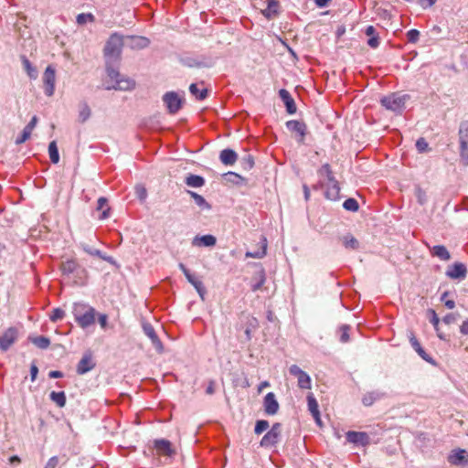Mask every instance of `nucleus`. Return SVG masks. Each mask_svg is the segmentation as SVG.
<instances>
[{"label": "nucleus", "mask_w": 468, "mask_h": 468, "mask_svg": "<svg viewBox=\"0 0 468 468\" xmlns=\"http://www.w3.org/2000/svg\"><path fill=\"white\" fill-rule=\"evenodd\" d=\"M96 364L93 361L92 355L90 352H87L83 355L81 359L77 365V373L79 375H84L95 367Z\"/></svg>", "instance_id": "obj_19"}, {"label": "nucleus", "mask_w": 468, "mask_h": 468, "mask_svg": "<svg viewBox=\"0 0 468 468\" xmlns=\"http://www.w3.org/2000/svg\"><path fill=\"white\" fill-rule=\"evenodd\" d=\"M343 245L349 250H358L359 241L351 234L345 235L341 238Z\"/></svg>", "instance_id": "obj_33"}, {"label": "nucleus", "mask_w": 468, "mask_h": 468, "mask_svg": "<svg viewBox=\"0 0 468 468\" xmlns=\"http://www.w3.org/2000/svg\"><path fill=\"white\" fill-rule=\"evenodd\" d=\"M289 372L291 375L297 378L299 388L304 389L311 388L310 376L306 372L302 370L297 365H292L289 368Z\"/></svg>", "instance_id": "obj_16"}, {"label": "nucleus", "mask_w": 468, "mask_h": 468, "mask_svg": "<svg viewBox=\"0 0 468 468\" xmlns=\"http://www.w3.org/2000/svg\"><path fill=\"white\" fill-rule=\"evenodd\" d=\"M122 47L123 37L118 33H112L108 38L103 49L106 71L108 77L115 80V85L112 87V89L131 90L134 88L135 82L132 79L122 77L118 70Z\"/></svg>", "instance_id": "obj_1"}, {"label": "nucleus", "mask_w": 468, "mask_h": 468, "mask_svg": "<svg viewBox=\"0 0 468 468\" xmlns=\"http://www.w3.org/2000/svg\"><path fill=\"white\" fill-rule=\"evenodd\" d=\"M346 439L348 442L356 446H366L370 443V437L364 431H349L346 434Z\"/></svg>", "instance_id": "obj_18"}, {"label": "nucleus", "mask_w": 468, "mask_h": 468, "mask_svg": "<svg viewBox=\"0 0 468 468\" xmlns=\"http://www.w3.org/2000/svg\"><path fill=\"white\" fill-rule=\"evenodd\" d=\"M179 269L183 271L185 277L186 278L187 282L191 283L196 291L197 292L198 295L202 300L205 299V295L207 293L206 287L204 286V283L202 281L196 278L190 271L185 266L183 263H179Z\"/></svg>", "instance_id": "obj_13"}, {"label": "nucleus", "mask_w": 468, "mask_h": 468, "mask_svg": "<svg viewBox=\"0 0 468 468\" xmlns=\"http://www.w3.org/2000/svg\"><path fill=\"white\" fill-rule=\"evenodd\" d=\"M96 310L84 303H75L72 307V314L76 323L83 329L95 323Z\"/></svg>", "instance_id": "obj_3"}, {"label": "nucleus", "mask_w": 468, "mask_h": 468, "mask_svg": "<svg viewBox=\"0 0 468 468\" xmlns=\"http://www.w3.org/2000/svg\"><path fill=\"white\" fill-rule=\"evenodd\" d=\"M416 148L420 153H425L429 150V144L424 138H420L416 142Z\"/></svg>", "instance_id": "obj_53"}, {"label": "nucleus", "mask_w": 468, "mask_h": 468, "mask_svg": "<svg viewBox=\"0 0 468 468\" xmlns=\"http://www.w3.org/2000/svg\"><path fill=\"white\" fill-rule=\"evenodd\" d=\"M382 395L379 392L372 391L364 395L362 402L365 406H371L376 400L379 399Z\"/></svg>", "instance_id": "obj_41"}, {"label": "nucleus", "mask_w": 468, "mask_h": 468, "mask_svg": "<svg viewBox=\"0 0 468 468\" xmlns=\"http://www.w3.org/2000/svg\"><path fill=\"white\" fill-rule=\"evenodd\" d=\"M59 464V459L57 456L51 457L45 468H55Z\"/></svg>", "instance_id": "obj_58"}, {"label": "nucleus", "mask_w": 468, "mask_h": 468, "mask_svg": "<svg viewBox=\"0 0 468 468\" xmlns=\"http://www.w3.org/2000/svg\"><path fill=\"white\" fill-rule=\"evenodd\" d=\"M153 449L154 454L164 459V464H170L178 455L176 447L166 439H155L153 441Z\"/></svg>", "instance_id": "obj_4"}, {"label": "nucleus", "mask_w": 468, "mask_h": 468, "mask_svg": "<svg viewBox=\"0 0 468 468\" xmlns=\"http://www.w3.org/2000/svg\"><path fill=\"white\" fill-rule=\"evenodd\" d=\"M279 3L276 0H268L267 8L262 11V14L267 18H271L278 13Z\"/></svg>", "instance_id": "obj_34"}, {"label": "nucleus", "mask_w": 468, "mask_h": 468, "mask_svg": "<svg viewBox=\"0 0 468 468\" xmlns=\"http://www.w3.org/2000/svg\"><path fill=\"white\" fill-rule=\"evenodd\" d=\"M460 332L464 335H468V319L462 324Z\"/></svg>", "instance_id": "obj_63"}, {"label": "nucleus", "mask_w": 468, "mask_h": 468, "mask_svg": "<svg viewBox=\"0 0 468 468\" xmlns=\"http://www.w3.org/2000/svg\"><path fill=\"white\" fill-rule=\"evenodd\" d=\"M30 341L40 349H47L50 346L49 338L44 335L32 337Z\"/></svg>", "instance_id": "obj_40"}, {"label": "nucleus", "mask_w": 468, "mask_h": 468, "mask_svg": "<svg viewBox=\"0 0 468 468\" xmlns=\"http://www.w3.org/2000/svg\"><path fill=\"white\" fill-rule=\"evenodd\" d=\"M436 0H420L419 3L424 9L432 6L435 4Z\"/></svg>", "instance_id": "obj_59"}, {"label": "nucleus", "mask_w": 468, "mask_h": 468, "mask_svg": "<svg viewBox=\"0 0 468 468\" xmlns=\"http://www.w3.org/2000/svg\"><path fill=\"white\" fill-rule=\"evenodd\" d=\"M286 128L290 132L296 133V141L298 143H303L304 137L307 133V126L303 122L297 120L288 121L286 122Z\"/></svg>", "instance_id": "obj_15"}, {"label": "nucleus", "mask_w": 468, "mask_h": 468, "mask_svg": "<svg viewBox=\"0 0 468 468\" xmlns=\"http://www.w3.org/2000/svg\"><path fill=\"white\" fill-rule=\"evenodd\" d=\"M188 194L193 197L195 203L201 208L209 210L211 208V206L207 202V200L199 194L193 192V191H187Z\"/></svg>", "instance_id": "obj_38"}, {"label": "nucleus", "mask_w": 468, "mask_h": 468, "mask_svg": "<svg viewBox=\"0 0 468 468\" xmlns=\"http://www.w3.org/2000/svg\"><path fill=\"white\" fill-rule=\"evenodd\" d=\"M79 248H80L85 253H87L92 257H98V258L109 262L112 266L119 267L118 262L115 261V259L113 257L107 255L106 253L90 246V244H88L86 242H80Z\"/></svg>", "instance_id": "obj_12"}, {"label": "nucleus", "mask_w": 468, "mask_h": 468, "mask_svg": "<svg viewBox=\"0 0 468 468\" xmlns=\"http://www.w3.org/2000/svg\"><path fill=\"white\" fill-rule=\"evenodd\" d=\"M467 267L463 262H453L447 267L445 275L451 280L463 281L467 276Z\"/></svg>", "instance_id": "obj_11"}, {"label": "nucleus", "mask_w": 468, "mask_h": 468, "mask_svg": "<svg viewBox=\"0 0 468 468\" xmlns=\"http://www.w3.org/2000/svg\"><path fill=\"white\" fill-rule=\"evenodd\" d=\"M127 38L130 40L128 45L132 49H143L150 45V40L145 37L129 36Z\"/></svg>", "instance_id": "obj_26"}, {"label": "nucleus", "mask_w": 468, "mask_h": 468, "mask_svg": "<svg viewBox=\"0 0 468 468\" xmlns=\"http://www.w3.org/2000/svg\"><path fill=\"white\" fill-rule=\"evenodd\" d=\"M307 405L308 410L311 412L313 417H317L319 411V407L316 399L314 398L313 393H309L307 395Z\"/></svg>", "instance_id": "obj_35"}, {"label": "nucleus", "mask_w": 468, "mask_h": 468, "mask_svg": "<svg viewBox=\"0 0 468 468\" xmlns=\"http://www.w3.org/2000/svg\"><path fill=\"white\" fill-rule=\"evenodd\" d=\"M217 243L215 236L207 234L203 236H196L192 240V245L197 247H212Z\"/></svg>", "instance_id": "obj_25"}, {"label": "nucleus", "mask_w": 468, "mask_h": 468, "mask_svg": "<svg viewBox=\"0 0 468 468\" xmlns=\"http://www.w3.org/2000/svg\"><path fill=\"white\" fill-rule=\"evenodd\" d=\"M59 271L64 276L69 277L72 275L75 285L84 286L88 282V271L76 259H68L62 261L59 265Z\"/></svg>", "instance_id": "obj_2"}, {"label": "nucleus", "mask_w": 468, "mask_h": 468, "mask_svg": "<svg viewBox=\"0 0 468 468\" xmlns=\"http://www.w3.org/2000/svg\"><path fill=\"white\" fill-rule=\"evenodd\" d=\"M48 154H49L50 161L53 164H58L59 162V154H58V149L56 141H52L49 143Z\"/></svg>", "instance_id": "obj_42"}, {"label": "nucleus", "mask_w": 468, "mask_h": 468, "mask_svg": "<svg viewBox=\"0 0 468 468\" xmlns=\"http://www.w3.org/2000/svg\"><path fill=\"white\" fill-rule=\"evenodd\" d=\"M270 427L269 425V421L266 420H259L256 421V424H255V428H254V432L256 434H261L263 431H265L266 430H268V428Z\"/></svg>", "instance_id": "obj_45"}, {"label": "nucleus", "mask_w": 468, "mask_h": 468, "mask_svg": "<svg viewBox=\"0 0 468 468\" xmlns=\"http://www.w3.org/2000/svg\"><path fill=\"white\" fill-rule=\"evenodd\" d=\"M410 343L412 346V348L418 353V355L426 362L435 365L434 359L421 347L420 342L415 337L413 333H410Z\"/></svg>", "instance_id": "obj_22"}, {"label": "nucleus", "mask_w": 468, "mask_h": 468, "mask_svg": "<svg viewBox=\"0 0 468 468\" xmlns=\"http://www.w3.org/2000/svg\"><path fill=\"white\" fill-rule=\"evenodd\" d=\"M343 207L346 210L356 212L359 209V205L356 199L349 197L344 201Z\"/></svg>", "instance_id": "obj_44"}, {"label": "nucleus", "mask_w": 468, "mask_h": 468, "mask_svg": "<svg viewBox=\"0 0 468 468\" xmlns=\"http://www.w3.org/2000/svg\"><path fill=\"white\" fill-rule=\"evenodd\" d=\"M135 194H136V197L141 201H144L145 198L147 197V191H146L145 187L142 185H137L135 186Z\"/></svg>", "instance_id": "obj_52"}, {"label": "nucleus", "mask_w": 468, "mask_h": 468, "mask_svg": "<svg viewBox=\"0 0 468 468\" xmlns=\"http://www.w3.org/2000/svg\"><path fill=\"white\" fill-rule=\"evenodd\" d=\"M320 176L326 177L328 181V186L325 190V197L330 200H336L339 197L340 187L338 182L335 178L331 167L328 164H324L318 170Z\"/></svg>", "instance_id": "obj_5"}, {"label": "nucleus", "mask_w": 468, "mask_h": 468, "mask_svg": "<svg viewBox=\"0 0 468 468\" xmlns=\"http://www.w3.org/2000/svg\"><path fill=\"white\" fill-rule=\"evenodd\" d=\"M223 177L226 181L235 184V185H240L244 181V178L240 175H239L235 172L225 173L223 175Z\"/></svg>", "instance_id": "obj_43"}, {"label": "nucleus", "mask_w": 468, "mask_h": 468, "mask_svg": "<svg viewBox=\"0 0 468 468\" xmlns=\"http://www.w3.org/2000/svg\"><path fill=\"white\" fill-rule=\"evenodd\" d=\"M98 321L101 328L105 329L107 327L108 316L105 314H100L98 315Z\"/></svg>", "instance_id": "obj_57"}, {"label": "nucleus", "mask_w": 468, "mask_h": 468, "mask_svg": "<svg viewBox=\"0 0 468 468\" xmlns=\"http://www.w3.org/2000/svg\"><path fill=\"white\" fill-rule=\"evenodd\" d=\"M420 38V31L417 29H410L407 32V39L410 43H416Z\"/></svg>", "instance_id": "obj_51"}, {"label": "nucleus", "mask_w": 468, "mask_h": 468, "mask_svg": "<svg viewBox=\"0 0 468 468\" xmlns=\"http://www.w3.org/2000/svg\"><path fill=\"white\" fill-rule=\"evenodd\" d=\"M431 323L434 326V329L436 331H438L439 330L438 326H439V323H440L439 317L434 310H431Z\"/></svg>", "instance_id": "obj_55"}, {"label": "nucleus", "mask_w": 468, "mask_h": 468, "mask_svg": "<svg viewBox=\"0 0 468 468\" xmlns=\"http://www.w3.org/2000/svg\"><path fill=\"white\" fill-rule=\"evenodd\" d=\"M215 392V383L214 381H210L208 386L206 388V393L208 395H212Z\"/></svg>", "instance_id": "obj_64"}, {"label": "nucleus", "mask_w": 468, "mask_h": 468, "mask_svg": "<svg viewBox=\"0 0 468 468\" xmlns=\"http://www.w3.org/2000/svg\"><path fill=\"white\" fill-rule=\"evenodd\" d=\"M264 282H265V277L262 274L260 281L252 285V287H251L252 291L256 292V291L260 290Z\"/></svg>", "instance_id": "obj_60"}, {"label": "nucleus", "mask_w": 468, "mask_h": 468, "mask_svg": "<svg viewBox=\"0 0 468 468\" xmlns=\"http://www.w3.org/2000/svg\"><path fill=\"white\" fill-rule=\"evenodd\" d=\"M416 197H417L418 202L420 205H424L426 203V201H427L426 193L421 188L417 189Z\"/></svg>", "instance_id": "obj_54"}, {"label": "nucleus", "mask_w": 468, "mask_h": 468, "mask_svg": "<svg viewBox=\"0 0 468 468\" xmlns=\"http://www.w3.org/2000/svg\"><path fill=\"white\" fill-rule=\"evenodd\" d=\"M43 84H44V92L47 96L50 97L54 94L55 91V82H56V70L55 68L51 65H48L43 74L42 77Z\"/></svg>", "instance_id": "obj_10"}, {"label": "nucleus", "mask_w": 468, "mask_h": 468, "mask_svg": "<svg viewBox=\"0 0 468 468\" xmlns=\"http://www.w3.org/2000/svg\"><path fill=\"white\" fill-rule=\"evenodd\" d=\"M22 64L30 79H37V71L26 56L21 57Z\"/></svg>", "instance_id": "obj_36"}, {"label": "nucleus", "mask_w": 468, "mask_h": 468, "mask_svg": "<svg viewBox=\"0 0 468 468\" xmlns=\"http://www.w3.org/2000/svg\"><path fill=\"white\" fill-rule=\"evenodd\" d=\"M339 331L341 333V335H340V341L342 343H347L349 341L350 326L347 325V324H342L339 327Z\"/></svg>", "instance_id": "obj_47"}, {"label": "nucleus", "mask_w": 468, "mask_h": 468, "mask_svg": "<svg viewBox=\"0 0 468 468\" xmlns=\"http://www.w3.org/2000/svg\"><path fill=\"white\" fill-rule=\"evenodd\" d=\"M64 316H65V312L62 309L55 308V309H53L51 314L49 315V319L52 322H57L58 320L63 319Z\"/></svg>", "instance_id": "obj_50"}, {"label": "nucleus", "mask_w": 468, "mask_h": 468, "mask_svg": "<svg viewBox=\"0 0 468 468\" xmlns=\"http://www.w3.org/2000/svg\"><path fill=\"white\" fill-rule=\"evenodd\" d=\"M219 160L225 165H233L238 160V154L232 149H223L219 154Z\"/></svg>", "instance_id": "obj_27"}, {"label": "nucleus", "mask_w": 468, "mask_h": 468, "mask_svg": "<svg viewBox=\"0 0 468 468\" xmlns=\"http://www.w3.org/2000/svg\"><path fill=\"white\" fill-rule=\"evenodd\" d=\"M263 408L267 415H275L279 410V403L273 392H269L263 399Z\"/></svg>", "instance_id": "obj_21"}, {"label": "nucleus", "mask_w": 468, "mask_h": 468, "mask_svg": "<svg viewBox=\"0 0 468 468\" xmlns=\"http://www.w3.org/2000/svg\"><path fill=\"white\" fill-rule=\"evenodd\" d=\"M448 461L452 465H466L468 464V452L463 449L453 450L449 454Z\"/></svg>", "instance_id": "obj_20"}, {"label": "nucleus", "mask_w": 468, "mask_h": 468, "mask_svg": "<svg viewBox=\"0 0 468 468\" xmlns=\"http://www.w3.org/2000/svg\"><path fill=\"white\" fill-rule=\"evenodd\" d=\"M38 122L37 117L35 115L30 122L25 126L20 136L16 139V144H21L29 139L32 131L35 129Z\"/></svg>", "instance_id": "obj_24"}, {"label": "nucleus", "mask_w": 468, "mask_h": 468, "mask_svg": "<svg viewBox=\"0 0 468 468\" xmlns=\"http://www.w3.org/2000/svg\"><path fill=\"white\" fill-rule=\"evenodd\" d=\"M143 331L150 338L156 352L162 354L164 352V345L156 335L154 326L150 323H144Z\"/></svg>", "instance_id": "obj_17"}, {"label": "nucleus", "mask_w": 468, "mask_h": 468, "mask_svg": "<svg viewBox=\"0 0 468 468\" xmlns=\"http://www.w3.org/2000/svg\"><path fill=\"white\" fill-rule=\"evenodd\" d=\"M279 96H280L281 100L283 101V103L286 107L287 112L290 114L295 113L297 108H296L294 100L292 97L291 93L285 89H281L279 90Z\"/></svg>", "instance_id": "obj_23"}, {"label": "nucleus", "mask_w": 468, "mask_h": 468, "mask_svg": "<svg viewBox=\"0 0 468 468\" xmlns=\"http://www.w3.org/2000/svg\"><path fill=\"white\" fill-rule=\"evenodd\" d=\"M17 329L15 327H9L0 336V349L3 352L7 351L11 347V346L16 343V341L17 340Z\"/></svg>", "instance_id": "obj_14"}, {"label": "nucleus", "mask_w": 468, "mask_h": 468, "mask_svg": "<svg viewBox=\"0 0 468 468\" xmlns=\"http://www.w3.org/2000/svg\"><path fill=\"white\" fill-rule=\"evenodd\" d=\"M442 321L445 324H450L455 321V315L453 314H448L443 317Z\"/></svg>", "instance_id": "obj_61"}, {"label": "nucleus", "mask_w": 468, "mask_h": 468, "mask_svg": "<svg viewBox=\"0 0 468 468\" xmlns=\"http://www.w3.org/2000/svg\"><path fill=\"white\" fill-rule=\"evenodd\" d=\"M266 254V244H264L261 248V250H259L257 251H247L246 257L247 258H252V259H261Z\"/></svg>", "instance_id": "obj_48"}, {"label": "nucleus", "mask_w": 468, "mask_h": 468, "mask_svg": "<svg viewBox=\"0 0 468 468\" xmlns=\"http://www.w3.org/2000/svg\"><path fill=\"white\" fill-rule=\"evenodd\" d=\"M410 99L408 94L391 93L381 99V104L387 110L400 113L405 109L406 101Z\"/></svg>", "instance_id": "obj_6"}, {"label": "nucleus", "mask_w": 468, "mask_h": 468, "mask_svg": "<svg viewBox=\"0 0 468 468\" xmlns=\"http://www.w3.org/2000/svg\"><path fill=\"white\" fill-rule=\"evenodd\" d=\"M185 183L191 187H201L205 185V179L201 176L189 175L186 177Z\"/></svg>", "instance_id": "obj_31"}, {"label": "nucleus", "mask_w": 468, "mask_h": 468, "mask_svg": "<svg viewBox=\"0 0 468 468\" xmlns=\"http://www.w3.org/2000/svg\"><path fill=\"white\" fill-rule=\"evenodd\" d=\"M76 20L79 25H84L87 22H93L94 16L90 13H81L77 16Z\"/></svg>", "instance_id": "obj_46"}, {"label": "nucleus", "mask_w": 468, "mask_h": 468, "mask_svg": "<svg viewBox=\"0 0 468 468\" xmlns=\"http://www.w3.org/2000/svg\"><path fill=\"white\" fill-rule=\"evenodd\" d=\"M38 374V367L35 362H33L30 366V378L31 381H35L37 378V376Z\"/></svg>", "instance_id": "obj_56"}, {"label": "nucleus", "mask_w": 468, "mask_h": 468, "mask_svg": "<svg viewBox=\"0 0 468 468\" xmlns=\"http://www.w3.org/2000/svg\"><path fill=\"white\" fill-rule=\"evenodd\" d=\"M189 91L191 95H193L197 100L203 101L207 97L208 90L207 89L204 88L202 90H199L197 87V84L192 83L189 86Z\"/></svg>", "instance_id": "obj_32"}, {"label": "nucleus", "mask_w": 468, "mask_h": 468, "mask_svg": "<svg viewBox=\"0 0 468 468\" xmlns=\"http://www.w3.org/2000/svg\"><path fill=\"white\" fill-rule=\"evenodd\" d=\"M49 398L54 403H56L60 408L66 405V395L64 391H52L49 394Z\"/></svg>", "instance_id": "obj_39"}, {"label": "nucleus", "mask_w": 468, "mask_h": 468, "mask_svg": "<svg viewBox=\"0 0 468 468\" xmlns=\"http://www.w3.org/2000/svg\"><path fill=\"white\" fill-rule=\"evenodd\" d=\"M282 434V424L279 422L274 423L271 430L261 438V445L262 447L275 446L280 440Z\"/></svg>", "instance_id": "obj_9"}, {"label": "nucleus", "mask_w": 468, "mask_h": 468, "mask_svg": "<svg viewBox=\"0 0 468 468\" xmlns=\"http://www.w3.org/2000/svg\"><path fill=\"white\" fill-rule=\"evenodd\" d=\"M79 122L83 123L85 122L86 121L89 120V118L90 117L91 115V111H90V106L88 105V103L86 101H80L79 103Z\"/></svg>", "instance_id": "obj_30"}, {"label": "nucleus", "mask_w": 468, "mask_h": 468, "mask_svg": "<svg viewBox=\"0 0 468 468\" xmlns=\"http://www.w3.org/2000/svg\"><path fill=\"white\" fill-rule=\"evenodd\" d=\"M50 378H59L63 377V373L58 370H52L48 373Z\"/></svg>", "instance_id": "obj_62"}, {"label": "nucleus", "mask_w": 468, "mask_h": 468, "mask_svg": "<svg viewBox=\"0 0 468 468\" xmlns=\"http://www.w3.org/2000/svg\"><path fill=\"white\" fill-rule=\"evenodd\" d=\"M430 252L433 257L440 259L441 261H447L451 260V253L447 248L443 245H435L429 247Z\"/></svg>", "instance_id": "obj_28"}, {"label": "nucleus", "mask_w": 468, "mask_h": 468, "mask_svg": "<svg viewBox=\"0 0 468 468\" xmlns=\"http://www.w3.org/2000/svg\"><path fill=\"white\" fill-rule=\"evenodd\" d=\"M240 163L244 169L250 170L254 166L253 156L250 154H247L241 159Z\"/></svg>", "instance_id": "obj_49"}, {"label": "nucleus", "mask_w": 468, "mask_h": 468, "mask_svg": "<svg viewBox=\"0 0 468 468\" xmlns=\"http://www.w3.org/2000/svg\"><path fill=\"white\" fill-rule=\"evenodd\" d=\"M365 34L369 37L367 39V45L372 48H377L379 44V37L373 26H367L365 29Z\"/></svg>", "instance_id": "obj_29"}, {"label": "nucleus", "mask_w": 468, "mask_h": 468, "mask_svg": "<svg viewBox=\"0 0 468 468\" xmlns=\"http://www.w3.org/2000/svg\"><path fill=\"white\" fill-rule=\"evenodd\" d=\"M163 101L170 114L177 113L183 105V99L175 91L165 92Z\"/></svg>", "instance_id": "obj_8"}, {"label": "nucleus", "mask_w": 468, "mask_h": 468, "mask_svg": "<svg viewBox=\"0 0 468 468\" xmlns=\"http://www.w3.org/2000/svg\"><path fill=\"white\" fill-rule=\"evenodd\" d=\"M460 156L464 165H468V121H463L459 127Z\"/></svg>", "instance_id": "obj_7"}, {"label": "nucleus", "mask_w": 468, "mask_h": 468, "mask_svg": "<svg viewBox=\"0 0 468 468\" xmlns=\"http://www.w3.org/2000/svg\"><path fill=\"white\" fill-rule=\"evenodd\" d=\"M107 198L103 197H100L97 201V209L102 210L101 216L99 217L101 220L106 219L110 217V207H108L107 208L103 209V207L107 206Z\"/></svg>", "instance_id": "obj_37"}]
</instances>
